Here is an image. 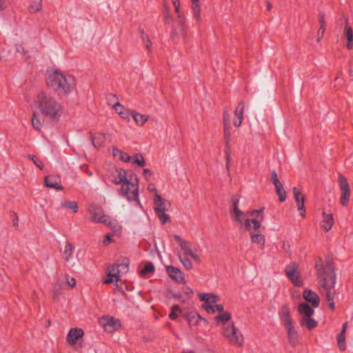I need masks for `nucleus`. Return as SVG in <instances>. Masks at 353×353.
Listing matches in <instances>:
<instances>
[{
  "mask_svg": "<svg viewBox=\"0 0 353 353\" xmlns=\"http://www.w3.org/2000/svg\"><path fill=\"white\" fill-rule=\"evenodd\" d=\"M132 159L130 163L137 164L139 167H143L145 165V161L141 154H136L134 157H132Z\"/></svg>",
  "mask_w": 353,
  "mask_h": 353,
  "instance_id": "42",
  "label": "nucleus"
},
{
  "mask_svg": "<svg viewBox=\"0 0 353 353\" xmlns=\"http://www.w3.org/2000/svg\"><path fill=\"white\" fill-rule=\"evenodd\" d=\"M271 180L274 185H276V183H280L276 172L274 170L271 173Z\"/></svg>",
  "mask_w": 353,
  "mask_h": 353,
  "instance_id": "57",
  "label": "nucleus"
},
{
  "mask_svg": "<svg viewBox=\"0 0 353 353\" xmlns=\"http://www.w3.org/2000/svg\"><path fill=\"white\" fill-rule=\"evenodd\" d=\"M274 186L279 201L283 202L286 199V192L283 188V184L280 182L274 185Z\"/></svg>",
  "mask_w": 353,
  "mask_h": 353,
  "instance_id": "36",
  "label": "nucleus"
},
{
  "mask_svg": "<svg viewBox=\"0 0 353 353\" xmlns=\"http://www.w3.org/2000/svg\"><path fill=\"white\" fill-rule=\"evenodd\" d=\"M345 333L341 332L337 336V343L339 349L344 351L346 348L345 345Z\"/></svg>",
  "mask_w": 353,
  "mask_h": 353,
  "instance_id": "44",
  "label": "nucleus"
},
{
  "mask_svg": "<svg viewBox=\"0 0 353 353\" xmlns=\"http://www.w3.org/2000/svg\"><path fill=\"white\" fill-rule=\"evenodd\" d=\"M132 117L139 125H143L148 120V115L138 113L135 110H132Z\"/></svg>",
  "mask_w": 353,
  "mask_h": 353,
  "instance_id": "33",
  "label": "nucleus"
},
{
  "mask_svg": "<svg viewBox=\"0 0 353 353\" xmlns=\"http://www.w3.org/2000/svg\"><path fill=\"white\" fill-rule=\"evenodd\" d=\"M299 323L301 326L308 330H312L317 326V321L311 317L301 318Z\"/></svg>",
  "mask_w": 353,
  "mask_h": 353,
  "instance_id": "29",
  "label": "nucleus"
},
{
  "mask_svg": "<svg viewBox=\"0 0 353 353\" xmlns=\"http://www.w3.org/2000/svg\"><path fill=\"white\" fill-rule=\"evenodd\" d=\"M143 176L147 181H149L152 176V171L148 168L143 170Z\"/></svg>",
  "mask_w": 353,
  "mask_h": 353,
  "instance_id": "60",
  "label": "nucleus"
},
{
  "mask_svg": "<svg viewBox=\"0 0 353 353\" xmlns=\"http://www.w3.org/2000/svg\"><path fill=\"white\" fill-rule=\"evenodd\" d=\"M132 172L123 169H114L110 172L108 175V180L115 185H122L127 181L131 176H133Z\"/></svg>",
  "mask_w": 353,
  "mask_h": 353,
  "instance_id": "7",
  "label": "nucleus"
},
{
  "mask_svg": "<svg viewBox=\"0 0 353 353\" xmlns=\"http://www.w3.org/2000/svg\"><path fill=\"white\" fill-rule=\"evenodd\" d=\"M199 299L205 302L203 304L215 303L218 301V297L214 294H200Z\"/></svg>",
  "mask_w": 353,
  "mask_h": 353,
  "instance_id": "32",
  "label": "nucleus"
},
{
  "mask_svg": "<svg viewBox=\"0 0 353 353\" xmlns=\"http://www.w3.org/2000/svg\"><path fill=\"white\" fill-rule=\"evenodd\" d=\"M203 307L205 310L207 312L211 314H214L216 312H219L220 313L224 310L223 305L220 304H203Z\"/></svg>",
  "mask_w": 353,
  "mask_h": 353,
  "instance_id": "35",
  "label": "nucleus"
},
{
  "mask_svg": "<svg viewBox=\"0 0 353 353\" xmlns=\"http://www.w3.org/2000/svg\"><path fill=\"white\" fill-rule=\"evenodd\" d=\"M231 319V314L228 312H225L224 310L221 312H220L216 316V321L218 324H221L222 327L224 325H228Z\"/></svg>",
  "mask_w": 353,
  "mask_h": 353,
  "instance_id": "26",
  "label": "nucleus"
},
{
  "mask_svg": "<svg viewBox=\"0 0 353 353\" xmlns=\"http://www.w3.org/2000/svg\"><path fill=\"white\" fill-rule=\"evenodd\" d=\"M285 272L288 278L296 286H301L302 281L299 278V273L298 271V266L296 263H292L286 266Z\"/></svg>",
  "mask_w": 353,
  "mask_h": 353,
  "instance_id": "9",
  "label": "nucleus"
},
{
  "mask_svg": "<svg viewBox=\"0 0 353 353\" xmlns=\"http://www.w3.org/2000/svg\"><path fill=\"white\" fill-rule=\"evenodd\" d=\"M31 122L34 130L37 131L41 130L43 126V121L39 118L35 112H33Z\"/></svg>",
  "mask_w": 353,
  "mask_h": 353,
  "instance_id": "38",
  "label": "nucleus"
},
{
  "mask_svg": "<svg viewBox=\"0 0 353 353\" xmlns=\"http://www.w3.org/2000/svg\"><path fill=\"white\" fill-rule=\"evenodd\" d=\"M251 241L253 243L260 245L263 247L265 245V236L262 234H251Z\"/></svg>",
  "mask_w": 353,
  "mask_h": 353,
  "instance_id": "37",
  "label": "nucleus"
},
{
  "mask_svg": "<svg viewBox=\"0 0 353 353\" xmlns=\"http://www.w3.org/2000/svg\"><path fill=\"white\" fill-rule=\"evenodd\" d=\"M186 319L190 327L198 325L204 319L196 313H190L187 315Z\"/></svg>",
  "mask_w": 353,
  "mask_h": 353,
  "instance_id": "28",
  "label": "nucleus"
},
{
  "mask_svg": "<svg viewBox=\"0 0 353 353\" xmlns=\"http://www.w3.org/2000/svg\"><path fill=\"white\" fill-rule=\"evenodd\" d=\"M231 117L229 112L225 110L223 112V128H224V137L226 142L229 141L230 137V130H231Z\"/></svg>",
  "mask_w": 353,
  "mask_h": 353,
  "instance_id": "19",
  "label": "nucleus"
},
{
  "mask_svg": "<svg viewBox=\"0 0 353 353\" xmlns=\"http://www.w3.org/2000/svg\"><path fill=\"white\" fill-rule=\"evenodd\" d=\"M233 204V209L231 211L232 218L234 221H237L240 223H243L245 219V214L239 209L238 203L239 201L234 198L232 199Z\"/></svg>",
  "mask_w": 353,
  "mask_h": 353,
  "instance_id": "17",
  "label": "nucleus"
},
{
  "mask_svg": "<svg viewBox=\"0 0 353 353\" xmlns=\"http://www.w3.org/2000/svg\"><path fill=\"white\" fill-rule=\"evenodd\" d=\"M221 334L231 344L239 347L243 345L244 337L239 329L236 327L234 322H231L228 325H224L221 329Z\"/></svg>",
  "mask_w": 353,
  "mask_h": 353,
  "instance_id": "5",
  "label": "nucleus"
},
{
  "mask_svg": "<svg viewBox=\"0 0 353 353\" xmlns=\"http://www.w3.org/2000/svg\"><path fill=\"white\" fill-rule=\"evenodd\" d=\"M172 1L173 3V5L174 6L175 12L177 14L178 18L180 19V23H182L181 14L180 13V10H179V6H180L179 0H172Z\"/></svg>",
  "mask_w": 353,
  "mask_h": 353,
  "instance_id": "49",
  "label": "nucleus"
},
{
  "mask_svg": "<svg viewBox=\"0 0 353 353\" xmlns=\"http://www.w3.org/2000/svg\"><path fill=\"white\" fill-rule=\"evenodd\" d=\"M117 266L119 267V270L120 276L127 273L129 270V263L128 261L117 264Z\"/></svg>",
  "mask_w": 353,
  "mask_h": 353,
  "instance_id": "47",
  "label": "nucleus"
},
{
  "mask_svg": "<svg viewBox=\"0 0 353 353\" xmlns=\"http://www.w3.org/2000/svg\"><path fill=\"white\" fill-rule=\"evenodd\" d=\"M339 179V188L341 192V196L340 198V203L343 206H346L348 204L350 195H351V190L350 185L348 184L347 179L342 175L341 174H339L338 176Z\"/></svg>",
  "mask_w": 353,
  "mask_h": 353,
  "instance_id": "8",
  "label": "nucleus"
},
{
  "mask_svg": "<svg viewBox=\"0 0 353 353\" xmlns=\"http://www.w3.org/2000/svg\"><path fill=\"white\" fill-rule=\"evenodd\" d=\"M84 334L82 329L80 328H72L68 335L67 341L69 345H74L77 343V340L81 338Z\"/></svg>",
  "mask_w": 353,
  "mask_h": 353,
  "instance_id": "18",
  "label": "nucleus"
},
{
  "mask_svg": "<svg viewBox=\"0 0 353 353\" xmlns=\"http://www.w3.org/2000/svg\"><path fill=\"white\" fill-rule=\"evenodd\" d=\"M119 115L123 119L129 122L130 121V117H132V110L126 109L121 113V114Z\"/></svg>",
  "mask_w": 353,
  "mask_h": 353,
  "instance_id": "50",
  "label": "nucleus"
},
{
  "mask_svg": "<svg viewBox=\"0 0 353 353\" xmlns=\"http://www.w3.org/2000/svg\"><path fill=\"white\" fill-rule=\"evenodd\" d=\"M244 108L243 102H240L234 111V125L236 127H239L242 123Z\"/></svg>",
  "mask_w": 353,
  "mask_h": 353,
  "instance_id": "23",
  "label": "nucleus"
},
{
  "mask_svg": "<svg viewBox=\"0 0 353 353\" xmlns=\"http://www.w3.org/2000/svg\"><path fill=\"white\" fill-rule=\"evenodd\" d=\"M243 223H244V225H245V228L247 230H251L252 226V219H245V221H243Z\"/></svg>",
  "mask_w": 353,
  "mask_h": 353,
  "instance_id": "59",
  "label": "nucleus"
},
{
  "mask_svg": "<svg viewBox=\"0 0 353 353\" xmlns=\"http://www.w3.org/2000/svg\"><path fill=\"white\" fill-rule=\"evenodd\" d=\"M46 79L47 85L59 94H68L75 85L74 79L71 75H65L61 71L48 70Z\"/></svg>",
  "mask_w": 353,
  "mask_h": 353,
  "instance_id": "3",
  "label": "nucleus"
},
{
  "mask_svg": "<svg viewBox=\"0 0 353 353\" xmlns=\"http://www.w3.org/2000/svg\"><path fill=\"white\" fill-rule=\"evenodd\" d=\"M119 269V267L117 266V264L113 265L108 268V273H112L120 276Z\"/></svg>",
  "mask_w": 353,
  "mask_h": 353,
  "instance_id": "54",
  "label": "nucleus"
},
{
  "mask_svg": "<svg viewBox=\"0 0 353 353\" xmlns=\"http://www.w3.org/2000/svg\"><path fill=\"white\" fill-rule=\"evenodd\" d=\"M166 272L172 280L177 283H183L185 281L183 274L178 268L168 265L166 267Z\"/></svg>",
  "mask_w": 353,
  "mask_h": 353,
  "instance_id": "15",
  "label": "nucleus"
},
{
  "mask_svg": "<svg viewBox=\"0 0 353 353\" xmlns=\"http://www.w3.org/2000/svg\"><path fill=\"white\" fill-rule=\"evenodd\" d=\"M100 323L103 327L105 332L112 333L121 326L119 320L113 317H103L100 320Z\"/></svg>",
  "mask_w": 353,
  "mask_h": 353,
  "instance_id": "10",
  "label": "nucleus"
},
{
  "mask_svg": "<svg viewBox=\"0 0 353 353\" xmlns=\"http://www.w3.org/2000/svg\"><path fill=\"white\" fill-rule=\"evenodd\" d=\"M88 212L91 214V221L92 222L103 223L111 228L115 227L114 221L104 213L101 206L90 205L88 208Z\"/></svg>",
  "mask_w": 353,
  "mask_h": 353,
  "instance_id": "6",
  "label": "nucleus"
},
{
  "mask_svg": "<svg viewBox=\"0 0 353 353\" xmlns=\"http://www.w3.org/2000/svg\"><path fill=\"white\" fill-rule=\"evenodd\" d=\"M263 211V209H261V210H254L250 211L249 212V214L252 216H254L255 214H259L261 216V218L262 219H263V215H262Z\"/></svg>",
  "mask_w": 353,
  "mask_h": 353,
  "instance_id": "63",
  "label": "nucleus"
},
{
  "mask_svg": "<svg viewBox=\"0 0 353 353\" xmlns=\"http://www.w3.org/2000/svg\"><path fill=\"white\" fill-rule=\"evenodd\" d=\"M342 37L347 39V48L348 50H352L353 48V30L349 25L347 19H345V26Z\"/></svg>",
  "mask_w": 353,
  "mask_h": 353,
  "instance_id": "16",
  "label": "nucleus"
},
{
  "mask_svg": "<svg viewBox=\"0 0 353 353\" xmlns=\"http://www.w3.org/2000/svg\"><path fill=\"white\" fill-rule=\"evenodd\" d=\"M33 108L52 121H58L63 113V107L54 97L40 92L34 98Z\"/></svg>",
  "mask_w": 353,
  "mask_h": 353,
  "instance_id": "1",
  "label": "nucleus"
},
{
  "mask_svg": "<svg viewBox=\"0 0 353 353\" xmlns=\"http://www.w3.org/2000/svg\"><path fill=\"white\" fill-rule=\"evenodd\" d=\"M108 278L104 281L105 283H113L117 282L119 280V276L117 274H114L112 273L108 274Z\"/></svg>",
  "mask_w": 353,
  "mask_h": 353,
  "instance_id": "48",
  "label": "nucleus"
},
{
  "mask_svg": "<svg viewBox=\"0 0 353 353\" xmlns=\"http://www.w3.org/2000/svg\"><path fill=\"white\" fill-rule=\"evenodd\" d=\"M199 1L200 0H192L191 6L193 19L197 23H200L202 21L201 16V4Z\"/></svg>",
  "mask_w": 353,
  "mask_h": 353,
  "instance_id": "25",
  "label": "nucleus"
},
{
  "mask_svg": "<svg viewBox=\"0 0 353 353\" xmlns=\"http://www.w3.org/2000/svg\"><path fill=\"white\" fill-rule=\"evenodd\" d=\"M28 158H29V159H30L31 160H32V161H33V162L35 163V165H36L38 168H39L41 170H42V169H43V162H42V161L37 160V158H36L34 156H33V155H30V154H29V155L28 156Z\"/></svg>",
  "mask_w": 353,
  "mask_h": 353,
  "instance_id": "53",
  "label": "nucleus"
},
{
  "mask_svg": "<svg viewBox=\"0 0 353 353\" xmlns=\"http://www.w3.org/2000/svg\"><path fill=\"white\" fill-rule=\"evenodd\" d=\"M113 108L119 114H121V113L125 110L119 102L115 103L113 105Z\"/></svg>",
  "mask_w": 353,
  "mask_h": 353,
  "instance_id": "52",
  "label": "nucleus"
},
{
  "mask_svg": "<svg viewBox=\"0 0 353 353\" xmlns=\"http://www.w3.org/2000/svg\"><path fill=\"white\" fill-rule=\"evenodd\" d=\"M181 310L180 307L178 305H174L172 307V311L170 314H169V317L172 320H175L177 318L176 312H181Z\"/></svg>",
  "mask_w": 353,
  "mask_h": 353,
  "instance_id": "46",
  "label": "nucleus"
},
{
  "mask_svg": "<svg viewBox=\"0 0 353 353\" xmlns=\"http://www.w3.org/2000/svg\"><path fill=\"white\" fill-rule=\"evenodd\" d=\"M174 239L179 243L180 247H181L183 244L185 243L187 241H183L180 236L175 234L174 235Z\"/></svg>",
  "mask_w": 353,
  "mask_h": 353,
  "instance_id": "64",
  "label": "nucleus"
},
{
  "mask_svg": "<svg viewBox=\"0 0 353 353\" xmlns=\"http://www.w3.org/2000/svg\"><path fill=\"white\" fill-rule=\"evenodd\" d=\"M120 194L128 201H135L140 203L139 200V179L135 174L124 183L120 189Z\"/></svg>",
  "mask_w": 353,
  "mask_h": 353,
  "instance_id": "4",
  "label": "nucleus"
},
{
  "mask_svg": "<svg viewBox=\"0 0 353 353\" xmlns=\"http://www.w3.org/2000/svg\"><path fill=\"white\" fill-rule=\"evenodd\" d=\"M112 154L114 157H118L121 161L125 163H130L132 157L130 156L128 154L122 152L117 148L112 149Z\"/></svg>",
  "mask_w": 353,
  "mask_h": 353,
  "instance_id": "30",
  "label": "nucleus"
},
{
  "mask_svg": "<svg viewBox=\"0 0 353 353\" xmlns=\"http://www.w3.org/2000/svg\"><path fill=\"white\" fill-rule=\"evenodd\" d=\"M67 283L71 288H74L77 284L76 279L74 277H70L68 275L66 276Z\"/></svg>",
  "mask_w": 353,
  "mask_h": 353,
  "instance_id": "55",
  "label": "nucleus"
},
{
  "mask_svg": "<svg viewBox=\"0 0 353 353\" xmlns=\"http://www.w3.org/2000/svg\"><path fill=\"white\" fill-rule=\"evenodd\" d=\"M314 308L307 303H301L299 305L297 311L301 315V318L311 317L314 314Z\"/></svg>",
  "mask_w": 353,
  "mask_h": 353,
  "instance_id": "21",
  "label": "nucleus"
},
{
  "mask_svg": "<svg viewBox=\"0 0 353 353\" xmlns=\"http://www.w3.org/2000/svg\"><path fill=\"white\" fill-rule=\"evenodd\" d=\"M334 224V217L332 214H326L325 212L323 213V220L321 224V228L328 232L330 230Z\"/></svg>",
  "mask_w": 353,
  "mask_h": 353,
  "instance_id": "24",
  "label": "nucleus"
},
{
  "mask_svg": "<svg viewBox=\"0 0 353 353\" xmlns=\"http://www.w3.org/2000/svg\"><path fill=\"white\" fill-rule=\"evenodd\" d=\"M164 19H165V23H170L172 20V17L170 14L167 8H165V10H164Z\"/></svg>",
  "mask_w": 353,
  "mask_h": 353,
  "instance_id": "56",
  "label": "nucleus"
},
{
  "mask_svg": "<svg viewBox=\"0 0 353 353\" xmlns=\"http://www.w3.org/2000/svg\"><path fill=\"white\" fill-rule=\"evenodd\" d=\"M61 207L65 209H70L74 213L78 212V205L75 201H63L61 203Z\"/></svg>",
  "mask_w": 353,
  "mask_h": 353,
  "instance_id": "39",
  "label": "nucleus"
},
{
  "mask_svg": "<svg viewBox=\"0 0 353 353\" xmlns=\"http://www.w3.org/2000/svg\"><path fill=\"white\" fill-rule=\"evenodd\" d=\"M294 197L297 204L298 210H302L304 209L305 199L302 194V192L296 188H293Z\"/></svg>",
  "mask_w": 353,
  "mask_h": 353,
  "instance_id": "27",
  "label": "nucleus"
},
{
  "mask_svg": "<svg viewBox=\"0 0 353 353\" xmlns=\"http://www.w3.org/2000/svg\"><path fill=\"white\" fill-rule=\"evenodd\" d=\"M74 250V247L69 241H67L63 250V257L67 262L70 261L72 258Z\"/></svg>",
  "mask_w": 353,
  "mask_h": 353,
  "instance_id": "34",
  "label": "nucleus"
},
{
  "mask_svg": "<svg viewBox=\"0 0 353 353\" xmlns=\"http://www.w3.org/2000/svg\"><path fill=\"white\" fill-rule=\"evenodd\" d=\"M252 224L253 225V226H252L253 229L255 230H259L260 228L261 227L260 222L258 220H256V219H252Z\"/></svg>",
  "mask_w": 353,
  "mask_h": 353,
  "instance_id": "58",
  "label": "nucleus"
},
{
  "mask_svg": "<svg viewBox=\"0 0 353 353\" xmlns=\"http://www.w3.org/2000/svg\"><path fill=\"white\" fill-rule=\"evenodd\" d=\"M165 212H155L159 220L162 224H165L170 221V216Z\"/></svg>",
  "mask_w": 353,
  "mask_h": 353,
  "instance_id": "45",
  "label": "nucleus"
},
{
  "mask_svg": "<svg viewBox=\"0 0 353 353\" xmlns=\"http://www.w3.org/2000/svg\"><path fill=\"white\" fill-rule=\"evenodd\" d=\"M325 32V28L324 27H320L318 32H317V42H319L321 39L323 38V34Z\"/></svg>",
  "mask_w": 353,
  "mask_h": 353,
  "instance_id": "61",
  "label": "nucleus"
},
{
  "mask_svg": "<svg viewBox=\"0 0 353 353\" xmlns=\"http://www.w3.org/2000/svg\"><path fill=\"white\" fill-rule=\"evenodd\" d=\"M287 332L288 339L289 343L292 346H296L299 344V335L294 325H290L285 327Z\"/></svg>",
  "mask_w": 353,
  "mask_h": 353,
  "instance_id": "20",
  "label": "nucleus"
},
{
  "mask_svg": "<svg viewBox=\"0 0 353 353\" xmlns=\"http://www.w3.org/2000/svg\"><path fill=\"white\" fill-rule=\"evenodd\" d=\"M170 203L163 199L158 193H155L154 198V210L155 212H166L170 208Z\"/></svg>",
  "mask_w": 353,
  "mask_h": 353,
  "instance_id": "13",
  "label": "nucleus"
},
{
  "mask_svg": "<svg viewBox=\"0 0 353 353\" xmlns=\"http://www.w3.org/2000/svg\"><path fill=\"white\" fill-rule=\"evenodd\" d=\"M190 256H183L182 254H179V258L180 262L183 264L184 268L188 270H190L193 268L192 263L190 261Z\"/></svg>",
  "mask_w": 353,
  "mask_h": 353,
  "instance_id": "40",
  "label": "nucleus"
},
{
  "mask_svg": "<svg viewBox=\"0 0 353 353\" xmlns=\"http://www.w3.org/2000/svg\"><path fill=\"white\" fill-rule=\"evenodd\" d=\"M42 8L41 0H32L30 2L29 6V10L30 12H37L39 11Z\"/></svg>",
  "mask_w": 353,
  "mask_h": 353,
  "instance_id": "41",
  "label": "nucleus"
},
{
  "mask_svg": "<svg viewBox=\"0 0 353 353\" xmlns=\"http://www.w3.org/2000/svg\"><path fill=\"white\" fill-rule=\"evenodd\" d=\"M112 235L110 234H107L105 235V238L103 241V245H107L110 244L112 241Z\"/></svg>",
  "mask_w": 353,
  "mask_h": 353,
  "instance_id": "62",
  "label": "nucleus"
},
{
  "mask_svg": "<svg viewBox=\"0 0 353 353\" xmlns=\"http://www.w3.org/2000/svg\"><path fill=\"white\" fill-rule=\"evenodd\" d=\"M141 39L143 40V42L147 49H150V48L152 46V43L148 39V36L144 34L143 32L141 33Z\"/></svg>",
  "mask_w": 353,
  "mask_h": 353,
  "instance_id": "51",
  "label": "nucleus"
},
{
  "mask_svg": "<svg viewBox=\"0 0 353 353\" xmlns=\"http://www.w3.org/2000/svg\"><path fill=\"white\" fill-rule=\"evenodd\" d=\"M279 317L281 324L285 327L293 325L294 323L290 315V308L288 304H283L279 311Z\"/></svg>",
  "mask_w": 353,
  "mask_h": 353,
  "instance_id": "11",
  "label": "nucleus"
},
{
  "mask_svg": "<svg viewBox=\"0 0 353 353\" xmlns=\"http://www.w3.org/2000/svg\"><path fill=\"white\" fill-rule=\"evenodd\" d=\"M303 297L307 303H311L313 307L316 308L319 306L320 298L318 294L312 290H305L303 293Z\"/></svg>",
  "mask_w": 353,
  "mask_h": 353,
  "instance_id": "14",
  "label": "nucleus"
},
{
  "mask_svg": "<svg viewBox=\"0 0 353 353\" xmlns=\"http://www.w3.org/2000/svg\"><path fill=\"white\" fill-rule=\"evenodd\" d=\"M106 140L105 134L96 133L92 137V144L95 148H99L104 145Z\"/></svg>",
  "mask_w": 353,
  "mask_h": 353,
  "instance_id": "31",
  "label": "nucleus"
},
{
  "mask_svg": "<svg viewBox=\"0 0 353 353\" xmlns=\"http://www.w3.org/2000/svg\"><path fill=\"white\" fill-rule=\"evenodd\" d=\"M183 244V245L181 247L183 252L182 255L191 257L196 263L199 264L201 263V259L197 253L196 248L192 247V243L189 241Z\"/></svg>",
  "mask_w": 353,
  "mask_h": 353,
  "instance_id": "12",
  "label": "nucleus"
},
{
  "mask_svg": "<svg viewBox=\"0 0 353 353\" xmlns=\"http://www.w3.org/2000/svg\"><path fill=\"white\" fill-rule=\"evenodd\" d=\"M45 185L50 188L62 190L61 179L58 176H48L45 179Z\"/></svg>",
  "mask_w": 353,
  "mask_h": 353,
  "instance_id": "22",
  "label": "nucleus"
},
{
  "mask_svg": "<svg viewBox=\"0 0 353 353\" xmlns=\"http://www.w3.org/2000/svg\"><path fill=\"white\" fill-rule=\"evenodd\" d=\"M154 272V266L152 263H147L143 268L141 270L140 274L143 276L148 274L153 273Z\"/></svg>",
  "mask_w": 353,
  "mask_h": 353,
  "instance_id": "43",
  "label": "nucleus"
},
{
  "mask_svg": "<svg viewBox=\"0 0 353 353\" xmlns=\"http://www.w3.org/2000/svg\"><path fill=\"white\" fill-rule=\"evenodd\" d=\"M316 268L318 282L325 291L327 301H333L336 274L331 262L327 261V265L324 266L322 259L319 258L316 261Z\"/></svg>",
  "mask_w": 353,
  "mask_h": 353,
  "instance_id": "2",
  "label": "nucleus"
}]
</instances>
